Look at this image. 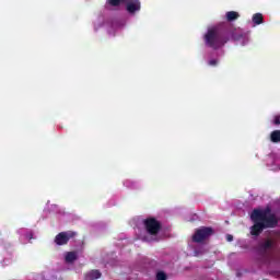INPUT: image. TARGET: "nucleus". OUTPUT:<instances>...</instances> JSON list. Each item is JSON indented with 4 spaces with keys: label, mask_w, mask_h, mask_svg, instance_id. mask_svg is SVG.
Here are the masks:
<instances>
[{
    "label": "nucleus",
    "mask_w": 280,
    "mask_h": 280,
    "mask_svg": "<svg viewBox=\"0 0 280 280\" xmlns=\"http://www.w3.org/2000/svg\"><path fill=\"white\" fill-rule=\"evenodd\" d=\"M250 220L254 222V225L250 228L252 235H259L264 229H272L277 226V214L270 210L266 209H256L250 214Z\"/></svg>",
    "instance_id": "1"
},
{
    "label": "nucleus",
    "mask_w": 280,
    "mask_h": 280,
    "mask_svg": "<svg viewBox=\"0 0 280 280\" xmlns=\"http://www.w3.org/2000/svg\"><path fill=\"white\" fill-rule=\"evenodd\" d=\"M230 36L229 33H223L220 28L212 26L205 33L203 43L206 47H210L211 49H222L229 43Z\"/></svg>",
    "instance_id": "2"
},
{
    "label": "nucleus",
    "mask_w": 280,
    "mask_h": 280,
    "mask_svg": "<svg viewBox=\"0 0 280 280\" xmlns=\"http://www.w3.org/2000/svg\"><path fill=\"white\" fill-rule=\"evenodd\" d=\"M145 232L144 234H140L139 238L142 242H156V235H159V231H161V222H159L154 218H148L143 221Z\"/></svg>",
    "instance_id": "3"
},
{
    "label": "nucleus",
    "mask_w": 280,
    "mask_h": 280,
    "mask_svg": "<svg viewBox=\"0 0 280 280\" xmlns=\"http://www.w3.org/2000/svg\"><path fill=\"white\" fill-rule=\"evenodd\" d=\"M101 27H106L107 34H109V36H115L117 32H121V30L126 27V20L116 19L105 23L104 18H97V20L94 22L95 32H97V30Z\"/></svg>",
    "instance_id": "4"
},
{
    "label": "nucleus",
    "mask_w": 280,
    "mask_h": 280,
    "mask_svg": "<svg viewBox=\"0 0 280 280\" xmlns=\"http://www.w3.org/2000/svg\"><path fill=\"white\" fill-rule=\"evenodd\" d=\"M108 5H125L129 14H137L141 10V1L139 0H107Z\"/></svg>",
    "instance_id": "5"
},
{
    "label": "nucleus",
    "mask_w": 280,
    "mask_h": 280,
    "mask_svg": "<svg viewBox=\"0 0 280 280\" xmlns=\"http://www.w3.org/2000/svg\"><path fill=\"white\" fill-rule=\"evenodd\" d=\"M232 39L241 47H246L250 43V32H246L242 28L234 30L231 34Z\"/></svg>",
    "instance_id": "6"
},
{
    "label": "nucleus",
    "mask_w": 280,
    "mask_h": 280,
    "mask_svg": "<svg viewBox=\"0 0 280 280\" xmlns=\"http://www.w3.org/2000/svg\"><path fill=\"white\" fill-rule=\"evenodd\" d=\"M211 235H213V229L200 228L195 232L192 241L196 242L197 244H201V242H205V240L211 237Z\"/></svg>",
    "instance_id": "7"
},
{
    "label": "nucleus",
    "mask_w": 280,
    "mask_h": 280,
    "mask_svg": "<svg viewBox=\"0 0 280 280\" xmlns=\"http://www.w3.org/2000/svg\"><path fill=\"white\" fill-rule=\"evenodd\" d=\"M74 236H75V232H71V231L61 232V233L56 235L55 244L57 246H65V244H68L69 240H71Z\"/></svg>",
    "instance_id": "8"
},
{
    "label": "nucleus",
    "mask_w": 280,
    "mask_h": 280,
    "mask_svg": "<svg viewBox=\"0 0 280 280\" xmlns=\"http://www.w3.org/2000/svg\"><path fill=\"white\" fill-rule=\"evenodd\" d=\"M267 165L272 172H279L280 170V158L279 155L271 154L267 158Z\"/></svg>",
    "instance_id": "9"
},
{
    "label": "nucleus",
    "mask_w": 280,
    "mask_h": 280,
    "mask_svg": "<svg viewBox=\"0 0 280 280\" xmlns=\"http://www.w3.org/2000/svg\"><path fill=\"white\" fill-rule=\"evenodd\" d=\"M63 258L66 264H73L78 259V252H66Z\"/></svg>",
    "instance_id": "10"
},
{
    "label": "nucleus",
    "mask_w": 280,
    "mask_h": 280,
    "mask_svg": "<svg viewBox=\"0 0 280 280\" xmlns=\"http://www.w3.org/2000/svg\"><path fill=\"white\" fill-rule=\"evenodd\" d=\"M253 27H257V25H264V14L255 13L252 15Z\"/></svg>",
    "instance_id": "11"
},
{
    "label": "nucleus",
    "mask_w": 280,
    "mask_h": 280,
    "mask_svg": "<svg viewBox=\"0 0 280 280\" xmlns=\"http://www.w3.org/2000/svg\"><path fill=\"white\" fill-rule=\"evenodd\" d=\"M275 243H272V241L267 240L264 243L260 244L259 246V252L265 255V253H268V250H270L272 248Z\"/></svg>",
    "instance_id": "12"
},
{
    "label": "nucleus",
    "mask_w": 280,
    "mask_h": 280,
    "mask_svg": "<svg viewBox=\"0 0 280 280\" xmlns=\"http://www.w3.org/2000/svg\"><path fill=\"white\" fill-rule=\"evenodd\" d=\"M237 19H240V13L237 11H228L225 13V20L230 23L233 21H237Z\"/></svg>",
    "instance_id": "13"
},
{
    "label": "nucleus",
    "mask_w": 280,
    "mask_h": 280,
    "mask_svg": "<svg viewBox=\"0 0 280 280\" xmlns=\"http://www.w3.org/2000/svg\"><path fill=\"white\" fill-rule=\"evenodd\" d=\"M19 235L21 236V240H32V231L27 229H20L18 230Z\"/></svg>",
    "instance_id": "14"
},
{
    "label": "nucleus",
    "mask_w": 280,
    "mask_h": 280,
    "mask_svg": "<svg viewBox=\"0 0 280 280\" xmlns=\"http://www.w3.org/2000/svg\"><path fill=\"white\" fill-rule=\"evenodd\" d=\"M100 277H102L100 270H91L85 275V280H96L100 279Z\"/></svg>",
    "instance_id": "15"
},
{
    "label": "nucleus",
    "mask_w": 280,
    "mask_h": 280,
    "mask_svg": "<svg viewBox=\"0 0 280 280\" xmlns=\"http://www.w3.org/2000/svg\"><path fill=\"white\" fill-rule=\"evenodd\" d=\"M124 187H127V189H137V182L132 179H126L122 183Z\"/></svg>",
    "instance_id": "16"
},
{
    "label": "nucleus",
    "mask_w": 280,
    "mask_h": 280,
    "mask_svg": "<svg viewBox=\"0 0 280 280\" xmlns=\"http://www.w3.org/2000/svg\"><path fill=\"white\" fill-rule=\"evenodd\" d=\"M272 143H279L280 141V130H276L271 133Z\"/></svg>",
    "instance_id": "17"
},
{
    "label": "nucleus",
    "mask_w": 280,
    "mask_h": 280,
    "mask_svg": "<svg viewBox=\"0 0 280 280\" xmlns=\"http://www.w3.org/2000/svg\"><path fill=\"white\" fill-rule=\"evenodd\" d=\"M156 279H158V280H165V279H167V276L165 275V272L159 271V272L156 273Z\"/></svg>",
    "instance_id": "18"
},
{
    "label": "nucleus",
    "mask_w": 280,
    "mask_h": 280,
    "mask_svg": "<svg viewBox=\"0 0 280 280\" xmlns=\"http://www.w3.org/2000/svg\"><path fill=\"white\" fill-rule=\"evenodd\" d=\"M218 59H210L208 60L209 67H218Z\"/></svg>",
    "instance_id": "19"
},
{
    "label": "nucleus",
    "mask_w": 280,
    "mask_h": 280,
    "mask_svg": "<svg viewBox=\"0 0 280 280\" xmlns=\"http://www.w3.org/2000/svg\"><path fill=\"white\" fill-rule=\"evenodd\" d=\"M273 124H275V126H280V115H276L273 117Z\"/></svg>",
    "instance_id": "20"
},
{
    "label": "nucleus",
    "mask_w": 280,
    "mask_h": 280,
    "mask_svg": "<svg viewBox=\"0 0 280 280\" xmlns=\"http://www.w3.org/2000/svg\"><path fill=\"white\" fill-rule=\"evenodd\" d=\"M226 240H228V242H233V235L228 234V235H226Z\"/></svg>",
    "instance_id": "21"
},
{
    "label": "nucleus",
    "mask_w": 280,
    "mask_h": 280,
    "mask_svg": "<svg viewBox=\"0 0 280 280\" xmlns=\"http://www.w3.org/2000/svg\"><path fill=\"white\" fill-rule=\"evenodd\" d=\"M199 255H202V252H201V250L196 249V250H195V256H196V257H198Z\"/></svg>",
    "instance_id": "22"
},
{
    "label": "nucleus",
    "mask_w": 280,
    "mask_h": 280,
    "mask_svg": "<svg viewBox=\"0 0 280 280\" xmlns=\"http://www.w3.org/2000/svg\"><path fill=\"white\" fill-rule=\"evenodd\" d=\"M58 206H52V209H56Z\"/></svg>",
    "instance_id": "23"
}]
</instances>
